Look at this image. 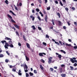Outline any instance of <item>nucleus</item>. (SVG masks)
Instances as JSON below:
<instances>
[{
    "label": "nucleus",
    "instance_id": "nucleus-1",
    "mask_svg": "<svg viewBox=\"0 0 77 77\" xmlns=\"http://www.w3.org/2000/svg\"><path fill=\"white\" fill-rule=\"evenodd\" d=\"M7 16L10 19H11V22H12V23H16V22L15 21H14V20L12 19V17L10 15L7 14Z\"/></svg>",
    "mask_w": 77,
    "mask_h": 77
},
{
    "label": "nucleus",
    "instance_id": "nucleus-2",
    "mask_svg": "<svg viewBox=\"0 0 77 77\" xmlns=\"http://www.w3.org/2000/svg\"><path fill=\"white\" fill-rule=\"evenodd\" d=\"M43 54H44V55H46V54L45 53H40L39 54V55L40 56H41L42 57H44V55Z\"/></svg>",
    "mask_w": 77,
    "mask_h": 77
},
{
    "label": "nucleus",
    "instance_id": "nucleus-3",
    "mask_svg": "<svg viewBox=\"0 0 77 77\" xmlns=\"http://www.w3.org/2000/svg\"><path fill=\"white\" fill-rule=\"evenodd\" d=\"M53 59V57H50L48 59V63L49 64H50L51 63V59Z\"/></svg>",
    "mask_w": 77,
    "mask_h": 77
},
{
    "label": "nucleus",
    "instance_id": "nucleus-4",
    "mask_svg": "<svg viewBox=\"0 0 77 77\" xmlns=\"http://www.w3.org/2000/svg\"><path fill=\"white\" fill-rule=\"evenodd\" d=\"M63 45H65L66 46H69V47H71V45L70 44H68V43H63Z\"/></svg>",
    "mask_w": 77,
    "mask_h": 77
},
{
    "label": "nucleus",
    "instance_id": "nucleus-5",
    "mask_svg": "<svg viewBox=\"0 0 77 77\" xmlns=\"http://www.w3.org/2000/svg\"><path fill=\"white\" fill-rule=\"evenodd\" d=\"M14 26L16 27V28H17V29H20V26L15 24H14Z\"/></svg>",
    "mask_w": 77,
    "mask_h": 77
},
{
    "label": "nucleus",
    "instance_id": "nucleus-6",
    "mask_svg": "<svg viewBox=\"0 0 77 77\" xmlns=\"http://www.w3.org/2000/svg\"><path fill=\"white\" fill-rule=\"evenodd\" d=\"M18 74L19 75H22V73H21V71L19 70L18 71Z\"/></svg>",
    "mask_w": 77,
    "mask_h": 77
},
{
    "label": "nucleus",
    "instance_id": "nucleus-7",
    "mask_svg": "<svg viewBox=\"0 0 77 77\" xmlns=\"http://www.w3.org/2000/svg\"><path fill=\"white\" fill-rule=\"evenodd\" d=\"M4 39H5V40H12V39L7 37H5V38Z\"/></svg>",
    "mask_w": 77,
    "mask_h": 77
},
{
    "label": "nucleus",
    "instance_id": "nucleus-8",
    "mask_svg": "<svg viewBox=\"0 0 77 77\" xmlns=\"http://www.w3.org/2000/svg\"><path fill=\"white\" fill-rule=\"evenodd\" d=\"M30 17L32 18V21H34L35 20V17H33V15H31Z\"/></svg>",
    "mask_w": 77,
    "mask_h": 77
},
{
    "label": "nucleus",
    "instance_id": "nucleus-9",
    "mask_svg": "<svg viewBox=\"0 0 77 77\" xmlns=\"http://www.w3.org/2000/svg\"><path fill=\"white\" fill-rule=\"evenodd\" d=\"M26 47L28 48H30V45L28 43H26Z\"/></svg>",
    "mask_w": 77,
    "mask_h": 77
},
{
    "label": "nucleus",
    "instance_id": "nucleus-10",
    "mask_svg": "<svg viewBox=\"0 0 77 77\" xmlns=\"http://www.w3.org/2000/svg\"><path fill=\"white\" fill-rule=\"evenodd\" d=\"M9 12H10V13H11V14H13V15H14L15 16H16V14H15L13 12V11H12L10 10V11H9Z\"/></svg>",
    "mask_w": 77,
    "mask_h": 77
},
{
    "label": "nucleus",
    "instance_id": "nucleus-11",
    "mask_svg": "<svg viewBox=\"0 0 77 77\" xmlns=\"http://www.w3.org/2000/svg\"><path fill=\"white\" fill-rule=\"evenodd\" d=\"M58 57H59V60H61V58H62V56L60 54H59L58 56Z\"/></svg>",
    "mask_w": 77,
    "mask_h": 77
},
{
    "label": "nucleus",
    "instance_id": "nucleus-12",
    "mask_svg": "<svg viewBox=\"0 0 77 77\" xmlns=\"http://www.w3.org/2000/svg\"><path fill=\"white\" fill-rule=\"evenodd\" d=\"M58 24L59 25H62V24H63V23H62V22H60V20H59L58 21Z\"/></svg>",
    "mask_w": 77,
    "mask_h": 77
},
{
    "label": "nucleus",
    "instance_id": "nucleus-13",
    "mask_svg": "<svg viewBox=\"0 0 77 77\" xmlns=\"http://www.w3.org/2000/svg\"><path fill=\"white\" fill-rule=\"evenodd\" d=\"M48 19V16H47V15H46V17L45 18V21H46V22H47Z\"/></svg>",
    "mask_w": 77,
    "mask_h": 77
},
{
    "label": "nucleus",
    "instance_id": "nucleus-14",
    "mask_svg": "<svg viewBox=\"0 0 77 77\" xmlns=\"http://www.w3.org/2000/svg\"><path fill=\"white\" fill-rule=\"evenodd\" d=\"M61 76H62V77H66V74H61Z\"/></svg>",
    "mask_w": 77,
    "mask_h": 77
},
{
    "label": "nucleus",
    "instance_id": "nucleus-15",
    "mask_svg": "<svg viewBox=\"0 0 77 77\" xmlns=\"http://www.w3.org/2000/svg\"><path fill=\"white\" fill-rule=\"evenodd\" d=\"M40 67L41 69H42V70H43L44 67L42 66V65H40Z\"/></svg>",
    "mask_w": 77,
    "mask_h": 77
},
{
    "label": "nucleus",
    "instance_id": "nucleus-16",
    "mask_svg": "<svg viewBox=\"0 0 77 77\" xmlns=\"http://www.w3.org/2000/svg\"><path fill=\"white\" fill-rule=\"evenodd\" d=\"M25 57H26V60L27 61H29V58L27 57V56H26V55L25 56Z\"/></svg>",
    "mask_w": 77,
    "mask_h": 77
},
{
    "label": "nucleus",
    "instance_id": "nucleus-17",
    "mask_svg": "<svg viewBox=\"0 0 77 77\" xmlns=\"http://www.w3.org/2000/svg\"><path fill=\"white\" fill-rule=\"evenodd\" d=\"M59 3L61 6H63V4H62V2L61 1H60Z\"/></svg>",
    "mask_w": 77,
    "mask_h": 77
},
{
    "label": "nucleus",
    "instance_id": "nucleus-18",
    "mask_svg": "<svg viewBox=\"0 0 77 77\" xmlns=\"http://www.w3.org/2000/svg\"><path fill=\"white\" fill-rule=\"evenodd\" d=\"M60 51L61 52H62L63 53H64V54H66V52L65 51L62 50H60Z\"/></svg>",
    "mask_w": 77,
    "mask_h": 77
},
{
    "label": "nucleus",
    "instance_id": "nucleus-19",
    "mask_svg": "<svg viewBox=\"0 0 77 77\" xmlns=\"http://www.w3.org/2000/svg\"><path fill=\"white\" fill-rule=\"evenodd\" d=\"M70 61L72 62V63H74V60L73 59L71 58L70 59Z\"/></svg>",
    "mask_w": 77,
    "mask_h": 77
},
{
    "label": "nucleus",
    "instance_id": "nucleus-20",
    "mask_svg": "<svg viewBox=\"0 0 77 77\" xmlns=\"http://www.w3.org/2000/svg\"><path fill=\"white\" fill-rule=\"evenodd\" d=\"M32 28L33 30L36 29V28H35V26L34 25L32 26Z\"/></svg>",
    "mask_w": 77,
    "mask_h": 77
},
{
    "label": "nucleus",
    "instance_id": "nucleus-21",
    "mask_svg": "<svg viewBox=\"0 0 77 77\" xmlns=\"http://www.w3.org/2000/svg\"><path fill=\"white\" fill-rule=\"evenodd\" d=\"M29 74L30 76H32L33 75V73H32L31 72H29Z\"/></svg>",
    "mask_w": 77,
    "mask_h": 77
},
{
    "label": "nucleus",
    "instance_id": "nucleus-22",
    "mask_svg": "<svg viewBox=\"0 0 77 77\" xmlns=\"http://www.w3.org/2000/svg\"><path fill=\"white\" fill-rule=\"evenodd\" d=\"M1 42L2 44H4L5 42V43H6V41L5 40H3L2 41H1Z\"/></svg>",
    "mask_w": 77,
    "mask_h": 77
},
{
    "label": "nucleus",
    "instance_id": "nucleus-23",
    "mask_svg": "<svg viewBox=\"0 0 77 77\" xmlns=\"http://www.w3.org/2000/svg\"><path fill=\"white\" fill-rule=\"evenodd\" d=\"M12 71H13V72H16V68H13L12 69Z\"/></svg>",
    "mask_w": 77,
    "mask_h": 77
},
{
    "label": "nucleus",
    "instance_id": "nucleus-24",
    "mask_svg": "<svg viewBox=\"0 0 77 77\" xmlns=\"http://www.w3.org/2000/svg\"><path fill=\"white\" fill-rule=\"evenodd\" d=\"M70 70H74V67L72 66H70Z\"/></svg>",
    "mask_w": 77,
    "mask_h": 77
},
{
    "label": "nucleus",
    "instance_id": "nucleus-25",
    "mask_svg": "<svg viewBox=\"0 0 77 77\" xmlns=\"http://www.w3.org/2000/svg\"><path fill=\"white\" fill-rule=\"evenodd\" d=\"M9 47H11V48H13L14 47V45L13 44H11V45H9Z\"/></svg>",
    "mask_w": 77,
    "mask_h": 77
},
{
    "label": "nucleus",
    "instance_id": "nucleus-26",
    "mask_svg": "<svg viewBox=\"0 0 77 77\" xmlns=\"http://www.w3.org/2000/svg\"><path fill=\"white\" fill-rule=\"evenodd\" d=\"M4 57L3 54H0V57Z\"/></svg>",
    "mask_w": 77,
    "mask_h": 77
},
{
    "label": "nucleus",
    "instance_id": "nucleus-27",
    "mask_svg": "<svg viewBox=\"0 0 77 77\" xmlns=\"http://www.w3.org/2000/svg\"><path fill=\"white\" fill-rule=\"evenodd\" d=\"M16 35H17V36H20V34H19V33H18V32L17 31L16 32Z\"/></svg>",
    "mask_w": 77,
    "mask_h": 77
},
{
    "label": "nucleus",
    "instance_id": "nucleus-28",
    "mask_svg": "<svg viewBox=\"0 0 77 77\" xmlns=\"http://www.w3.org/2000/svg\"><path fill=\"white\" fill-rule=\"evenodd\" d=\"M55 44H57V45H60V44H59V42H55Z\"/></svg>",
    "mask_w": 77,
    "mask_h": 77
},
{
    "label": "nucleus",
    "instance_id": "nucleus-29",
    "mask_svg": "<svg viewBox=\"0 0 77 77\" xmlns=\"http://www.w3.org/2000/svg\"><path fill=\"white\" fill-rule=\"evenodd\" d=\"M59 18H60V14L59 13H58L57 14Z\"/></svg>",
    "mask_w": 77,
    "mask_h": 77
},
{
    "label": "nucleus",
    "instance_id": "nucleus-30",
    "mask_svg": "<svg viewBox=\"0 0 77 77\" xmlns=\"http://www.w3.org/2000/svg\"><path fill=\"white\" fill-rule=\"evenodd\" d=\"M5 45H6V46H7L8 47L9 46V44H8L7 43H5Z\"/></svg>",
    "mask_w": 77,
    "mask_h": 77
},
{
    "label": "nucleus",
    "instance_id": "nucleus-31",
    "mask_svg": "<svg viewBox=\"0 0 77 77\" xmlns=\"http://www.w3.org/2000/svg\"><path fill=\"white\" fill-rule=\"evenodd\" d=\"M8 43L9 44H12V41L11 40H10L9 42H8Z\"/></svg>",
    "mask_w": 77,
    "mask_h": 77
},
{
    "label": "nucleus",
    "instance_id": "nucleus-32",
    "mask_svg": "<svg viewBox=\"0 0 77 77\" xmlns=\"http://www.w3.org/2000/svg\"><path fill=\"white\" fill-rule=\"evenodd\" d=\"M38 1L39 3H40V4L42 3V1H41V0H38Z\"/></svg>",
    "mask_w": 77,
    "mask_h": 77
},
{
    "label": "nucleus",
    "instance_id": "nucleus-33",
    "mask_svg": "<svg viewBox=\"0 0 77 77\" xmlns=\"http://www.w3.org/2000/svg\"><path fill=\"white\" fill-rule=\"evenodd\" d=\"M5 3L7 4V5H8V0H6L5 1Z\"/></svg>",
    "mask_w": 77,
    "mask_h": 77
},
{
    "label": "nucleus",
    "instance_id": "nucleus-34",
    "mask_svg": "<svg viewBox=\"0 0 77 77\" xmlns=\"http://www.w3.org/2000/svg\"><path fill=\"white\" fill-rule=\"evenodd\" d=\"M37 18H38L39 21H41V18H40L39 16L37 17Z\"/></svg>",
    "mask_w": 77,
    "mask_h": 77
},
{
    "label": "nucleus",
    "instance_id": "nucleus-35",
    "mask_svg": "<svg viewBox=\"0 0 77 77\" xmlns=\"http://www.w3.org/2000/svg\"><path fill=\"white\" fill-rule=\"evenodd\" d=\"M23 39H24L25 41H26V38H25V36H24V35H23Z\"/></svg>",
    "mask_w": 77,
    "mask_h": 77
},
{
    "label": "nucleus",
    "instance_id": "nucleus-36",
    "mask_svg": "<svg viewBox=\"0 0 77 77\" xmlns=\"http://www.w3.org/2000/svg\"><path fill=\"white\" fill-rule=\"evenodd\" d=\"M34 72L35 74H37L38 73V72H37V71L36 70H34Z\"/></svg>",
    "mask_w": 77,
    "mask_h": 77
},
{
    "label": "nucleus",
    "instance_id": "nucleus-37",
    "mask_svg": "<svg viewBox=\"0 0 77 77\" xmlns=\"http://www.w3.org/2000/svg\"><path fill=\"white\" fill-rule=\"evenodd\" d=\"M6 53H7V54L8 55V56H10V54L8 52V51H6Z\"/></svg>",
    "mask_w": 77,
    "mask_h": 77
},
{
    "label": "nucleus",
    "instance_id": "nucleus-38",
    "mask_svg": "<svg viewBox=\"0 0 77 77\" xmlns=\"http://www.w3.org/2000/svg\"><path fill=\"white\" fill-rule=\"evenodd\" d=\"M24 66L25 67V68L26 69H27V68H28V67H27V65H26V64H25L24 65Z\"/></svg>",
    "mask_w": 77,
    "mask_h": 77
},
{
    "label": "nucleus",
    "instance_id": "nucleus-39",
    "mask_svg": "<svg viewBox=\"0 0 77 77\" xmlns=\"http://www.w3.org/2000/svg\"><path fill=\"white\" fill-rule=\"evenodd\" d=\"M54 20H52V24H53V25H54Z\"/></svg>",
    "mask_w": 77,
    "mask_h": 77
},
{
    "label": "nucleus",
    "instance_id": "nucleus-40",
    "mask_svg": "<svg viewBox=\"0 0 77 77\" xmlns=\"http://www.w3.org/2000/svg\"><path fill=\"white\" fill-rule=\"evenodd\" d=\"M26 77H29V74L27 73H26Z\"/></svg>",
    "mask_w": 77,
    "mask_h": 77
},
{
    "label": "nucleus",
    "instance_id": "nucleus-41",
    "mask_svg": "<svg viewBox=\"0 0 77 77\" xmlns=\"http://www.w3.org/2000/svg\"><path fill=\"white\" fill-rule=\"evenodd\" d=\"M41 61L42 62H43V63H45V61L42 59L41 60Z\"/></svg>",
    "mask_w": 77,
    "mask_h": 77
},
{
    "label": "nucleus",
    "instance_id": "nucleus-42",
    "mask_svg": "<svg viewBox=\"0 0 77 77\" xmlns=\"http://www.w3.org/2000/svg\"><path fill=\"white\" fill-rule=\"evenodd\" d=\"M45 37L47 38H49V36H48V35L47 34L45 36Z\"/></svg>",
    "mask_w": 77,
    "mask_h": 77
},
{
    "label": "nucleus",
    "instance_id": "nucleus-43",
    "mask_svg": "<svg viewBox=\"0 0 77 77\" xmlns=\"http://www.w3.org/2000/svg\"><path fill=\"white\" fill-rule=\"evenodd\" d=\"M50 70H51V71H53V70H54V69H53V68H50Z\"/></svg>",
    "mask_w": 77,
    "mask_h": 77
},
{
    "label": "nucleus",
    "instance_id": "nucleus-44",
    "mask_svg": "<svg viewBox=\"0 0 77 77\" xmlns=\"http://www.w3.org/2000/svg\"><path fill=\"white\" fill-rule=\"evenodd\" d=\"M5 62H6V63H8V62H9V60L8 59H6L5 60Z\"/></svg>",
    "mask_w": 77,
    "mask_h": 77
},
{
    "label": "nucleus",
    "instance_id": "nucleus-45",
    "mask_svg": "<svg viewBox=\"0 0 77 77\" xmlns=\"http://www.w3.org/2000/svg\"><path fill=\"white\" fill-rule=\"evenodd\" d=\"M14 6L15 7V9H16V10H17V11L18 8L16 7V6H15V5H14Z\"/></svg>",
    "mask_w": 77,
    "mask_h": 77
},
{
    "label": "nucleus",
    "instance_id": "nucleus-46",
    "mask_svg": "<svg viewBox=\"0 0 77 77\" xmlns=\"http://www.w3.org/2000/svg\"><path fill=\"white\" fill-rule=\"evenodd\" d=\"M43 12L45 15H47V12H46V11H44Z\"/></svg>",
    "mask_w": 77,
    "mask_h": 77
},
{
    "label": "nucleus",
    "instance_id": "nucleus-47",
    "mask_svg": "<svg viewBox=\"0 0 77 77\" xmlns=\"http://www.w3.org/2000/svg\"><path fill=\"white\" fill-rule=\"evenodd\" d=\"M43 45H45V46H46L47 45V43L44 42H43Z\"/></svg>",
    "mask_w": 77,
    "mask_h": 77
},
{
    "label": "nucleus",
    "instance_id": "nucleus-48",
    "mask_svg": "<svg viewBox=\"0 0 77 77\" xmlns=\"http://www.w3.org/2000/svg\"><path fill=\"white\" fill-rule=\"evenodd\" d=\"M62 71H63L62 69L60 68V72H61V73L62 72Z\"/></svg>",
    "mask_w": 77,
    "mask_h": 77
},
{
    "label": "nucleus",
    "instance_id": "nucleus-49",
    "mask_svg": "<svg viewBox=\"0 0 77 77\" xmlns=\"http://www.w3.org/2000/svg\"><path fill=\"white\" fill-rule=\"evenodd\" d=\"M38 30H42V29H41V28L39 26L38 27Z\"/></svg>",
    "mask_w": 77,
    "mask_h": 77
},
{
    "label": "nucleus",
    "instance_id": "nucleus-50",
    "mask_svg": "<svg viewBox=\"0 0 77 77\" xmlns=\"http://www.w3.org/2000/svg\"><path fill=\"white\" fill-rule=\"evenodd\" d=\"M59 42L61 46L63 45V44H62V42L61 41H60Z\"/></svg>",
    "mask_w": 77,
    "mask_h": 77
},
{
    "label": "nucleus",
    "instance_id": "nucleus-51",
    "mask_svg": "<svg viewBox=\"0 0 77 77\" xmlns=\"http://www.w3.org/2000/svg\"><path fill=\"white\" fill-rule=\"evenodd\" d=\"M65 9L66 10V11H67V12H68V8H65Z\"/></svg>",
    "mask_w": 77,
    "mask_h": 77
},
{
    "label": "nucleus",
    "instance_id": "nucleus-52",
    "mask_svg": "<svg viewBox=\"0 0 77 77\" xmlns=\"http://www.w3.org/2000/svg\"><path fill=\"white\" fill-rule=\"evenodd\" d=\"M12 29H14V31L16 30V29H15V28L14 26H13V27H12Z\"/></svg>",
    "mask_w": 77,
    "mask_h": 77
},
{
    "label": "nucleus",
    "instance_id": "nucleus-53",
    "mask_svg": "<svg viewBox=\"0 0 77 77\" xmlns=\"http://www.w3.org/2000/svg\"><path fill=\"white\" fill-rule=\"evenodd\" d=\"M73 48L74 49H77V46H75L73 47Z\"/></svg>",
    "mask_w": 77,
    "mask_h": 77
},
{
    "label": "nucleus",
    "instance_id": "nucleus-54",
    "mask_svg": "<svg viewBox=\"0 0 77 77\" xmlns=\"http://www.w3.org/2000/svg\"><path fill=\"white\" fill-rule=\"evenodd\" d=\"M73 66H77V63H75L73 64Z\"/></svg>",
    "mask_w": 77,
    "mask_h": 77
},
{
    "label": "nucleus",
    "instance_id": "nucleus-55",
    "mask_svg": "<svg viewBox=\"0 0 77 77\" xmlns=\"http://www.w3.org/2000/svg\"><path fill=\"white\" fill-rule=\"evenodd\" d=\"M4 47H5V48H7V49H8V46L5 45L4 46Z\"/></svg>",
    "mask_w": 77,
    "mask_h": 77
},
{
    "label": "nucleus",
    "instance_id": "nucleus-56",
    "mask_svg": "<svg viewBox=\"0 0 77 77\" xmlns=\"http://www.w3.org/2000/svg\"><path fill=\"white\" fill-rule=\"evenodd\" d=\"M72 10H73V11H75V8L74 7H72Z\"/></svg>",
    "mask_w": 77,
    "mask_h": 77
},
{
    "label": "nucleus",
    "instance_id": "nucleus-57",
    "mask_svg": "<svg viewBox=\"0 0 77 77\" xmlns=\"http://www.w3.org/2000/svg\"><path fill=\"white\" fill-rule=\"evenodd\" d=\"M55 3L56 4H58V1H57V0H56L55 1Z\"/></svg>",
    "mask_w": 77,
    "mask_h": 77
},
{
    "label": "nucleus",
    "instance_id": "nucleus-58",
    "mask_svg": "<svg viewBox=\"0 0 77 77\" xmlns=\"http://www.w3.org/2000/svg\"><path fill=\"white\" fill-rule=\"evenodd\" d=\"M19 5L20 6H22V3L21 2L19 4Z\"/></svg>",
    "mask_w": 77,
    "mask_h": 77
},
{
    "label": "nucleus",
    "instance_id": "nucleus-59",
    "mask_svg": "<svg viewBox=\"0 0 77 77\" xmlns=\"http://www.w3.org/2000/svg\"><path fill=\"white\" fill-rule=\"evenodd\" d=\"M36 11H37V12H38L39 11V9L38 8H36Z\"/></svg>",
    "mask_w": 77,
    "mask_h": 77
},
{
    "label": "nucleus",
    "instance_id": "nucleus-60",
    "mask_svg": "<svg viewBox=\"0 0 77 77\" xmlns=\"http://www.w3.org/2000/svg\"><path fill=\"white\" fill-rule=\"evenodd\" d=\"M67 23L68 24V26H70V25L71 24H70V23H69V22H67Z\"/></svg>",
    "mask_w": 77,
    "mask_h": 77
},
{
    "label": "nucleus",
    "instance_id": "nucleus-61",
    "mask_svg": "<svg viewBox=\"0 0 77 77\" xmlns=\"http://www.w3.org/2000/svg\"><path fill=\"white\" fill-rule=\"evenodd\" d=\"M61 67H64L65 66V65L64 64H62L61 65Z\"/></svg>",
    "mask_w": 77,
    "mask_h": 77
},
{
    "label": "nucleus",
    "instance_id": "nucleus-62",
    "mask_svg": "<svg viewBox=\"0 0 77 77\" xmlns=\"http://www.w3.org/2000/svg\"><path fill=\"white\" fill-rule=\"evenodd\" d=\"M24 70L25 72H28V70L27 69L25 70V69H24Z\"/></svg>",
    "mask_w": 77,
    "mask_h": 77
},
{
    "label": "nucleus",
    "instance_id": "nucleus-63",
    "mask_svg": "<svg viewBox=\"0 0 77 77\" xmlns=\"http://www.w3.org/2000/svg\"><path fill=\"white\" fill-rule=\"evenodd\" d=\"M63 29H66V26H63Z\"/></svg>",
    "mask_w": 77,
    "mask_h": 77
},
{
    "label": "nucleus",
    "instance_id": "nucleus-64",
    "mask_svg": "<svg viewBox=\"0 0 77 77\" xmlns=\"http://www.w3.org/2000/svg\"><path fill=\"white\" fill-rule=\"evenodd\" d=\"M50 7H49L48 8H47V10H50Z\"/></svg>",
    "mask_w": 77,
    "mask_h": 77
}]
</instances>
